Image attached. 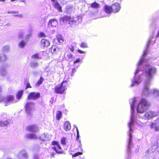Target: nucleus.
<instances>
[{"label":"nucleus","mask_w":159,"mask_h":159,"mask_svg":"<svg viewBox=\"0 0 159 159\" xmlns=\"http://www.w3.org/2000/svg\"><path fill=\"white\" fill-rule=\"evenodd\" d=\"M19 13V12L18 11H8L7 12V13L10 14V13H13V14H18Z\"/></svg>","instance_id":"nucleus-48"},{"label":"nucleus","mask_w":159,"mask_h":159,"mask_svg":"<svg viewBox=\"0 0 159 159\" xmlns=\"http://www.w3.org/2000/svg\"><path fill=\"white\" fill-rule=\"evenodd\" d=\"M9 124V122L7 120L4 121L0 120V126L1 127L7 126Z\"/></svg>","instance_id":"nucleus-31"},{"label":"nucleus","mask_w":159,"mask_h":159,"mask_svg":"<svg viewBox=\"0 0 159 159\" xmlns=\"http://www.w3.org/2000/svg\"><path fill=\"white\" fill-rule=\"evenodd\" d=\"M66 139L65 137H62L61 139V143L63 145H66Z\"/></svg>","instance_id":"nucleus-41"},{"label":"nucleus","mask_w":159,"mask_h":159,"mask_svg":"<svg viewBox=\"0 0 159 159\" xmlns=\"http://www.w3.org/2000/svg\"><path fill=\"white\" fill-rule=\"evenodd\" d=\"M75 11V6L72 4H68L65 7V12L67 14H71Z\"/></svg>","instance_id":"nucleus-8"},{"label":"nucleus","mask_w":159,"mask_h":159,"mask_svg":"<svg viewBox=\"0 0 159 159\" xmlns=\"http://www.w3.org/2000/svg\"><path fill=\"white\" fill-rule=\"evenodd\" d=\"M17 157L19 159H27L28 155L25 150H21L17 154Z\"/></svg>","instance_id":"nucleus-9"},{"label":"nucleus","mask_w":159,"mask_h":159,"mask_svg":"<svg viewBox=\"0 0 159 159\" xmlns=\"http://www.w3.org/2000/svg\"><path fill=\"white\" fill-rule=\"evenodd\" d=\"M82 154V152H78L75 153L73 155V157H76L78 156L79 155H80Z\"/></svg>","instance_id":"nucleus-45"},{"label":"nucleus","mask_w":159,"mask_h":159,"mask_svg":"<svg viewBox=\"0 0 159 159\" xmlns=\"http://www.w3.org/2000/svg\"><path fill=\"white\" fill-rule=\"evenodd\" d=\"M78 22H77L75 20H71L69 22V24L70 25L72 26H73V25H75L77 24V23H79L82 21V19L81 17H80V16H78Z\"/></svg>","instance_id":"nucleus-21"},{"label":"nucleus","mask_w":159,"mask_h":159,"mask_svg":"<svg viewBox=\"0 0 159 159\" xmlns=\"http://www.w3.org/2000/svg\"><path fill=\"white\" fill-rule=\"evenodd\" d=\"M40 93L39 92H31L29 93L27 99L30 100H36L40 98Z\"/></svg>","instance_id":"nucleus-7"},{"label":"nucleus","mask_w":159,"mask_h":159,"mask_svg":"<svg viewBox=\"0 0 159 159\" xmlns=\"http://www.w3.org/2000/svg\"><path fill=\"white\" fill-rule=\"evenodd\" d=\"M151 129L154 128L155 131H158L159 129V118L156 120L154 123H152L150 126Z\"/></svg>","instance_id":"nucleus-12"},{"label":"nucleus","mask_w":159,"mask_h":159,"mask_svg":"<svg viewBox=\"0 0 159 159\" xmlns=\"http://www.w3.org/2000/svg\"><path fill=\"white\" fill-rule=\"evenodd\" d=\"M147 152H148V149L147 151L145 152L147 153Z\"/></svg>","instance_id":"nucleus-63"},{"label":"nucleus","mask_w":159,"mask_h":159,"mask_svg":"<svg viewBox=\"0 0 159 159\" xmlns=\"http://www.w3.org/2000/svg\"><path fill=\"white\" fill-rule=\"evenodd\" d=\"M28 42L22 39L18 44V46L20 48H24L27 44Z\"/></svg>","instance_id":"nucleus-25"},{"label":"nucleus","mask_w":159,"mask_h":159,"mask_svg":"<svg viewBox=\"0 0 159 159\" xmlns=\"http://www.w3.org/2000/svg\"><path fill=\"white\" fill-rule=\"evenodd\" d=\"M31 60L36 59L37 60L40 59V58L39 56V54L38 53H35L34 55H32L31 57Z\"/></svg>","instance_id":"nucleus-36"},{"label":"nucleus","mask_w":159,"mask_h":159,"mask_svg":"<svg viewBox=\"0 0 159 159\" xmlns=\"http://www.w3.org/2000/svg\"><path fill=\"white\" fill-rule=\"evenodd\" d=\"M23 90H21L17 93L16 95V97L17 99H20V98L23 94Z\"/></svg>","instance_id":"nucleus-35"},{"label":"nucleus","mask_w":159,"mask_h":159,"mask_svg":"<svg viewBox=\"0 0 159 159\" xmlns=\"http://www.w3.org/2000/svg\"><path fill=\"white\" fill-rule=\"evenodd\" d=\"M32 87L30 86V83L29 82H27L26 84V87L25 88V89H27L29 88H31Z\"/></svg>","instance_id":"nucleus-47"},{"label":"nucleus","mask_w":159,"mask_h":159,"mask_svg":"<svg viewBox=\"0 0 159 159\" xmlns=\"http://www.w3.org/2000/svg\"><path fill=\"white\" fill-rule=\"evenodd\" d=\"M57 41L60 43H61L63 42L64 39L62 36L60 34H58L57 36Z\"/></svg>","instance_id":"nucleus-30"},{"label":"nucleus","mask_w":159,"mask_h":159,"mask_svg":"<svg viewBox=\"0 0 159 159\" xmlns=\"http://www.w3.org/2000/svg\"><path fill=\"white\" fill-rule=\"evenodd\" d=\"M71 20V17L70 16L66 15L63 17H61L60 19V23L61 24L63 25L65 22L66 23L68 21L69 22Z\"/></svg>","instance_id":"nucleus-11"},{"label":"nucleus","mask_w":159,"mask_h":159,"mask_svg":"<svg viewBox=\"0 0 159 159\" xmlns=\"http://www.w3.org/2000/svg\"><path fill=\"white\" fill-rule=\"evenodd\" d=\"M10 49V46L9 45H6L2 47V51L4 53H8L9 52Z\"/></svg>","instance_id":"nucleus-22"},{"label":"nucleus","mask_w":159,"mask_h":159,"mask_svg":"<svg viewBox=\"0 0 159 159\" xmlns=\"http://www.w3.org/2000/svg\"><path fill=\"white\" fill-rule=\"evenodd\" d=\"M44 80V79L43 77H40L39 80L38 81V82L36 84L35 86L36 87L39 86L40 85H41L42 84Z\"/></svg>","instance_id":"nucleus-33"},{"label":"nucleus","mask_w":159,"mask_h":159,"mask_svg":"<svg viewBox=\"0 0 159 159\" xmlns=\"http://www.w3.org/2000/svg\"><path fill=\"white\" fill-rule=\"evenodd\" d=\"M136 102V100L135 98L129 100V103L130 104L131 109V115L130 122L128 123L129 131V138L128 141V145L127 148V159H129V157H130L131 153V148L133 145L132 143V136L131 132L132 131V126L134 124V120L135 118L134 113L135 108V105Z\"/></svg>","instance_id":"nucleus-2"},{"label":"nucleus","mask_w":159,"mask_h":159,"mask_svg":"<svg viewBox=\"0 0 159 159\" xmlns=\"http://www.w3.org/2000/svg\"><path fill=\"white\" fill-rule=\"evenodd\" d=\"M80 46L82 48H86L87 47V45L86 43L82 42L81 43Z\"/></svg>","instance_id":"nucleus-44"},{"label":"nucleus","mask_w":159,"mask_h":159,"mask_svg":"<svg viewBox=\"0 0 159 159\" xmlns=\"http://www.w3.org/2000/svg\"><path fill=\"white\" fill-rule=\"evenodd\" d=\"M4 98L0 95V102L4 101Z\"/></svg>","instance_id":"nucleus-52"},{"label":"nucleus","mask_w":159,"mask_h":159,"mask_svg":"<svg viewBox=\"0 0 159 159\" xmlns=\"http://www.w3.org/2000/svg\"><path fill=\"white\" fill-rule=\"evenodd\" d=\"M76 70L75 68H73L72 70V73H71V76H73L74 75V73L76 72Z\"/></svg>","instance_id":"nucleus-49"},{"label":"nucleus","mask_w":159,"mask_h":159,"mask_svg":"<svg viewBox=\"0 0 159 159\" xmlns=\"http://www.w3.org/2000/svg\"><path fill=\"white\" fill-rule=\"evenodd\" d=\"M19 2H25V0H19Z\"/></svg>","instance_id":"nucleus-58"},{"label":"nucleus","mask_w":159,"mask_h":159,"mask_svg":"<svg viewBox=\"0 0 159 159\" xmlns=\"http://www.w3.org/2000/svg\"><path fill=\"white\" fill-rule=\"evenodd\" d=\"M38 36L40 38L45 37L46 35L43 32H40L38 34Z\"/></svg>","instance_id":"nucleus-42"},{"label":"nucleus","mask_w":159,"mask_h":159,"mask_svg":"<svg viewBox=\"0 0 159 159\" xmlns=\"http://www.w3.org/2000/svg\"><path fill=\"white\" fill-rule=\"evenodd\" d=\"M7 55L5 53L0 54V62L5 61L7 59Z\"/></svg>","instance_id":"nucleus-26"},{"label":"nucleus","mask_w":159,"mask_h":159,"mask_svg":"<svg viewBox=\"0 0 159 159\" xmlns=\"http://www.w3.org/2000/svg\"><path fill=\"white\" fill-rule=\"evenodd\" d=\"M159 144V139L155 140L153 143V147L154 150H155L158 147Z\"/></svg>","instance_id":"nucleus-32"},{"label":"nucleus","mask_w":159,"mask_h":159,"mask_svg":"<svg viewBox=\"0 0 159 159\" xmlns=\"http://www.w3.org/2000/svg\"><path fill=\"white\" fill-rule=\"evenodd\" d=\"M80 58H78V59H77V60H75L74 62V63H78L79 62H80Z\"/></svg>","instance_id":"nucleus-51"},{"label":"nucleus","mask_w":159,"mask_h":159,"mask_svg":"<svg viewBox=\"0 0 159 159\" xmlns=\"http://www.w3.org/2000/svg\"><path fill=\"white\" fill-rule=\"evenodd\" d=\"M6 67L5 65H3L0 67V75L3 77L5 76L7 73Z\"/></svg>","instance_id":"nucleus-15"},{"label":"nucleus","mask_w":159,"mask_h":159,"mask_svg":"<svg viewBox=\"0 0 159 159\" xmlns=\"http://www.w3.org/2000/svg\"><path fill=\"white\" fill-rule=\"evenodd\" d=\"M52 5L59 12H62V7L57 1L52 3Z\"/></svg>","instance_id":"nucleus-17"},{"label":"nucleus","mask_w":159,"mask_h":159,"mask_svg":"<svg viewBox=\"0 0 159 159\" xmlns=\"http://www.w3.org/2000/svg\"><path fill=\"white\" fill-rule=\"evenodd\" d=\"M51 52L53 53H57L59 51V49L56 45L52 46L51 48Z\"/></svg>","instance_id":"nucleus-24"},{"label":"nucleus","mask_w":159,"mask_h":159,"mask_svg":"<svg viewBox=\"0 0 159 159\" xmlns=\"http://www.w3.org/2000/svg\"><path fill=\"white\" fill-rule=\"evenodd\" d=\"M149 106V102L145 99L142 98L141 100L136 108L139 118L149 119L157 115V112L152 111L147 112L144 115L143 114Z\"/></svg>","instance_id":"nucleus-3"},{"label":"nucleus","mask_w":159,"mask_h":159,"mask_svg":"<svg viewBox=\"0 0 159 159\" xmlns=\"http://www.w3.org/2000/svg\"><path fill=\"white\" fill-rule=\"evenodd\" d=\"M58 23L57 21L54 18L50 20L48 23V25H51V26L55 27L57 25Z\"/></svg>","instance_id":"nucleus-18"},{"label":"nucleus","mask_w":159,"mask_h":159,"mask_svg":"<svg viewBox=\"0 0 159 159\" xmlns=\"http://www.w3.org/2000/svg\"><path fill=\"white\" fill-rule=\"evenodd\" d=\"M25 32L23 30H21L18 33V37L19 39H23Z\"/></svg>","instance_id":"nucleus-27"},{"label":"nucleus","mask_w":159,"mask_h":159,"mask_svg":"<svg viewBox=\"0 0 159 159\" xmlns=\"http://www.w3.org/2000/svg\"><path fill=\"white\" fill-rule=\"evenodd\" d=\"M91 6L92 7L94 8H98L99 7V4L96 2L91 4Z\"/></svg>","instance_id":"nucleus-34"},{"label":"nucleus","mask_w":159,"mask_h":159,"mask_svg":"<svg viewBox=\"0 0 159 159\" xmlns=\"http://www.w3.org/2000/svg\"><path fill=\"white\" fill-rule=\"evenodd\" d=\"M14 16H17L18 17H23V15L22 14H17V15H13Z\"/></svg>","instance_id":"nucleus-50"},{"label":"nucleus","mask_w":159,"mask_h":159,"mask_svg":"<svg viewBox=\"0 0 159 159\" xmlns=\"http://www.w3.org/2000/svg\"><path fill=\"white\" fill-rule=\"evenodd\" d=\"M66 54V58L68 59H71L74 58L73 55H72L70 53L67 52L66 53H65V55Z\"/></svg>","instance_id":"nucleus-38"},{"label":"nucleus","mask_w":159,"mask_h":159,"mask_svg":"<svg viewBox=\"0 0 159 159\" xmlns=\"http://www.w3.org/2000/svg\"><path fill=\"white\" fill-rule=\"evenodd\" d=\"M25 136L27 138L30 139H38L36 135L33 133L27 134H25Z\"/></svg>","instance_id":"nucleus-20"},{"label":"nucleus","mask_w":159,"mask_h":159,"mask_svg":"<svg viewBox=\"0 0 159 159\" xmlns=\"http://www.w3.org/2000/svg\"><path fill=\"white\" fill-rule=\"evenodd\" d=\"M74 43H72L71 45L68 47V48L70 50V51L72 52H73L74 51Z\"/></svg>","instance_id":"nucleus-43"},{"label":"nucleus","mask_w":159,"mask_h":159,"mask_svg":"<svg viewBox=\"0 0 159 159\" xmlns=\"http://www.w3.org/2000/svg\"><path fill=\"white\" fill-rule=\"evenodd\" d=\"M55 153H52V154H51V156L52 157H54V154H55Z\"/></svg>","instance_id":"nucleus-60"},{"label":"nucleus","mask_w":159,"mask_h":159,"mask_svg":"<svg viewBox=\"0 0 159 159\" xmlns=\"http://www.w3.org/2000/svg\"><path fill=\"white\" fill-rule=\"evenodd\" d=\"M41 44L42 46L44 47H48L50 44L49 41L48 40L45 39H42L41 41Z\"/></svg>","instance_id":"nucleus-19"},{"label":"nucleus","mask_w":159,"mask_h":159,"mask_svg":"<svg viewBox=\"0 0 159 159\" xmlns=\"http://www.w3.org/2000/svg\"><path fill=\"white\" fill-rule=\"evenodd\" d=\"M153 92V95L156 96H159V91L156 89H154L152 91V92Z\"/></svg>","instance_id":"nucleus-40"},{"label":"nucleus","mask_w":159,"mask_h":159,"mask_svg":"<svg viewBox=\"0 0 159 159\" xmlns=\"http://www.w3.org/2000/svg\"><path fill=\"white\" fill-rule=\"evenodd\" d=\"M112 11L114 13L118 12L120 9V7L118 3H116L113 4L111 6Z\"/></svg>","instance_id":"nucleus-14"},{"label":"nucleus","mask_w":159,"mask_h":159,"mask_svg":"<svg viewBox=\"0 0 159 159\" xmlns=\"http://www.w3.org/2000/svg\"><path fill=\"white\" fill-rule=\"evenodd\" d=\"M15 0H11V2H13Z\"/></svg>","instance_id":"nucleus-64"},{"label":"nucleus","mask_w":159,"mask_h":159,"mask_svg":"<svg viewBox=\"0 0 159 159\" xmlns=\"http://www.w3.org/2000/svg\"><path fill=\"white\" fill-rule=\"evenodd\" d=\"M105 12L107 14L110 13L111 11H112L111 6H109L106 5L104 7Z\"/></svg>","instance_id":"nucleus-28"},{"label":"nucleus","mask_w":159,"mask_h":159,"mask_svg":"<svg viewBox=\"0 0 159 159\" xmlns=\"http://www.w3.org/2000/svg\"><path fill=\"white\" fill-rule=\"evenodd\" d=\"M32 73L34 75H35L37 74V73L36 72V71H33V72H32Z\"/></svg>","instance_id":"nucleus-57"},{"label":"nucleus","mask_w":159,"mask_h":159,"mask_svg":"<svg viewBox=\"0 0 159 159\" xmlns=\"http://www.w3.org/2000/svg\"><path fill=\"white\" fill-rule=\"evenodd\" d=\"M77 51L78 52L80 53H81V54H82V53H84V52L83 51H82L81 50H80V49H78V50H77Z\"/></svg>","instance_id":"nucleus-53"},{"label":"nucleus","mask_w":159,"mask_h":159,"mask_svg":"<svg viewBox=\"0 0 159 159\" xmlns=\"http://www.w3.org/2000/svg\"><path fill=\"white\" fill-rule=\"evenodd\" d=\"M39 65L38 61L36 59L31 60L29 64L30 66L33 69L38 67Z\"/></svg>","instance_id":"nucleus-16"},{"label":"nucleus","mask_w":159,"mask_h":159,"mask_svg":"<svg viewBox=\"0 0 159 159\" xmlns=\"http://www.w3.org/2000/svg\"><path fill=\"white\" fill-rule=\"evenodd\" d=\"M64 128L66 131H69L71 129V125L70 123L68 121H66L64 124Z\"/></svg>","instance_id":"nucleus-23"},{"label":"nucleus","mask_w":159,"mask_h":159,"mask_svg":"<svg viewBox=\"0 0 159 159\" xmlns=\"http://www.w3.org/2000/svg\"><path fill=\"white\" fill-rule=\"evenodd\" d=\"M43 141H47L48 140V138L47 137V135L45 133L42 134L41 136L39 137L38 139Z\"/></svg>","instance_id":"nucleus-29"},{"label":"nucleus","mask_w":159,"mask_h":159,"mask_svg":"<svg viewBox=\"0 0 159 159\" xmlns=\"http://www.w3.org/2000/svg\"><path fill=\"white\" fill-rule=\"evenodd\" d=\"M81 143L80 140L79 141V146L80 147V146H81Z\"/></svg>","instance_id":"nucleus-59"},{"label":"nucleus","mask_w":159,"mask_h":159,"mask_svg":"<svg viewBox=\"0 0 159 159\" xmlns=\"http://www.w3.org/2000/svg\"><path fill=\"white\" fill-rule=\"evenodd\" d=\"M52 145L54 146L52 148L57 153L61 154L63 153L61 148L58 142L55 141H53L52 143Z\"/></svg>","instance_id":"nucleus-6"},{"label":"nucleus","mask_w":159,"mask_h":159,"mask_svg":"<svg viewBox=\"0 0 159 159\" xmlns=\"http://www.w3.org/2000/svg\"><path fill=\"white\" fill-rule=\"evenodd\" d=\"M5 0H0V2H5Z\"/></svg>","instance_id":"nucleus-61"},{"label":"nucleus","mask_w":159,"mask_h":159,"mask_svg":"<svg viewBox=\"0 0 159 159\" xmlns=\"http://www.w3.org/2000/svg\"><path fill=\"white\" fill-rule=\"evenodd\" d=\"M14 100V97L12 95L7 97L5 99L4 98V101L6 103L5 106H7V104H9L15 102H16Z\"/></svg>","instance_id":"nucleus-13"},{"label":"nucleus","mask_w":159,"mask_h":159,"mask_svg":"<svg viewBox=\"0 0 159 159\" xmlns=\"http://www.w3.org/2000/svg\"><path fill=\"white\" fill-rule=\"evenodd\" d=\"M31 36V34L30 33L27 34L25 35L23 38V40H25L27 42H28L29 39L30 38Z\"/></svg>","instance_id":"nucleus-37"},{"label":"nucleus","mask_w":159,"mask_h":159,"mask_svg":"<svg viewBox=\"0 0 159 159\" xmlns=\"http://www.w3.org/2000/svg\"><path fill=\"white\" fill-rule=\"evenodd\" d=\"M151 42V39H150L147 44L146 49L144 51L142 57L138 63L137 69L134 73L135 75L133 79L132 80V84L130 86L132 87L138 85L143 79H145L142 94L145 96H147L152 93V90L149 89V86L150 84L151 80L156 71L155 68L149 65H145L143 67L145 61V58L147 54V49Z\"/></svg>","instance_id":"nucleus-1"},{"label":"nucleus","mask_w":159,"mask_h":159,"mask_svg":"<svg viewBox=\"0 0 159 159\" xmlns=\"http://www.w3.org/2000/svg\"><path fill=\"white\" fill-rule=\"evenodd\" d=\"M75 127L76 128V132H77V135H79V131L78 129V128L77 126H75Z\"/></svg>","instance_id":"nucleus-54"},{"label":"nucleus","mask_w":159,"mask_h":159,"mask_svg":"<svg viewBox=\"0 0 159 159\" xmlns=\"http://www.w3.org/2000/svg\"><path fill=\"white\" fill-rule=\"evenodd\" d=\"M34 103L32 102H27L25 105V111L28 116H31L34 111Z\"/></svg>","instance_id":"nucleus-4"},{"label":"nucleus","mask_w":159,"mask_h":159,"mask_svg":"<svg viewBox=\"0 0 159 159\" xmlns=\"http://www.w3.org/2000/svg\"><path fill=\"white\" fill-rule=\"evenodd\" d=\"M62 116V112L61 111H58L56 114V119L59 120Z\"/></svg>","instance_id":"nucleus-39"},{"label":"nucleus","mask_w":159,"mask_h":159,"mask_svg":"<svg viewBox=\"0 0 159 159\" xmlns=\"http://www.w3.org/2000/svg\"><path fill=\"white\" fill-rule=\"evenodd\" d=\"M27 129L30 132L35 133L38 131L39 128L36 125H32L28 126Z\"/></svg>","instance_id":"nucleus-10"},{"label":"nucleus","mask_w":159,"mask_h":159,"mask_svg":"<svg viewBox=\"0 0 159 159\" xmlns=\"http://www.w3.org/2000/svg\"><path fill=\"white\" fill-rule=\"evenodd\" d=\"M34 159H42L41 158H39V155L37 154H35L34 155Z\"/></svg>","instance_id":"nucleus-46"},{"label":"nucleus","mask_w":159,"mask_h":159,"mask_svg":"<svg viewBox=\"0 0 159 159\" xmlns=\"http://www.w3.org/2000/svg\"><path fill=\"white\" fill-rule=\"evenodd\" d=\"M5 25L7 26H10L11 25V24L9 23H8L6 24Z\"/></svg>","instance_id":"nucleus-56"},{"label":"nucleus","mask_w":159,"mask_h":159,"mask_svg":"<svg viewBox=\"0 0 159 159\" xmlns=\"http://www.w3.org/2000/svg\"><path fill=\"white\" fill-rule=\"evenodd\" d=\"M6 159H12L10 157H7Z\"/></svg>","instance_id":"nucleus-62"},{"label":"nucleus","mask_w":159,"mask_h":159,"mask_svg":"<svg viewBox=\"0 0 159 159\" xmlns=\"http://www.w3.org/2000/svg\"><path fill=\"white\" fill-rule=\"evenodd\" d=\"M79 137H80V135L79 134L77 135V137H76V140H78Z\"/></svg>","instance_id":"nucleus-55"},{"label":"nucleus","mask_w":159,"mask_h":159,"mask_svg":"<svg viewBox=\"0 0 159 159\" xmlns=\"http://www.w3.org/2000/svg\"><path fill=\"white\" fill-rule=\"evenodd\" d=\"M66 81H63L60 85L56 86L55 91L57 93L62 94L66 89Z\"/></svg>","instance_id":"nucleus-5"}]
</instances>
